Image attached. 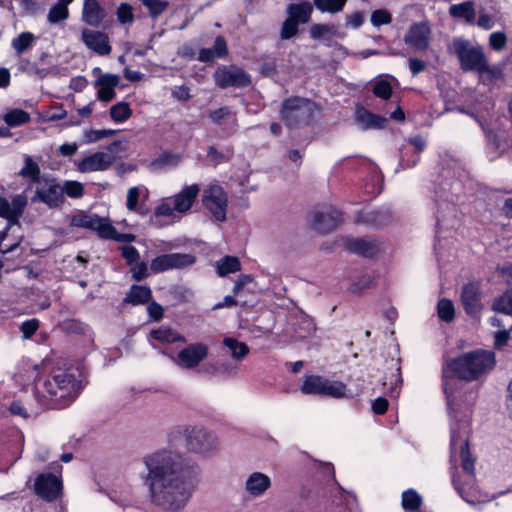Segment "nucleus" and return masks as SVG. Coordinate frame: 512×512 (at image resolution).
<instances>
[{
  "label": "nucleus",
  "mask_w": 512,
  "mask_h": 512,
  "mask_svg": "<svg viewBox=\"0 0 512 512\" xmlns=\"http://www.w3.org/2000/svg\"><path fill=\"white\" fill-rule=\"evenodd\" d=\"M36 37L31 32H22L17 37L13 38L11 46L17 56L31 49L35 43Z\"/></svg>",
  "instance_id": "nucleus-37"
},
{
  "label": "nucleus",
  "mask_w": 512,
  "mask_h": 512,
  "mask_svg": "<svg viewBox=\"0 0 512 512\" xmlns=\"http://www.w3.org/2000/svg\"><path fill=\"white\" fill-rule=\"evenodd\" d=\"M119 76L115 74H103L97 81L96 85L99 86L97 97L101 101H111L115 98V88L119 84Z\"/></svg>",
  "instance_id": "nucleus-24"
},
{
  "label": "nucleus",
  "mask_w": 512,
  "mask_h": 512,
  "mask_svg": "<svg viewBox=\"0 0 512 512\" xmlns=\"http://www.w3.org/2000/svg\"><path fill=\"white\" fill-rule=\"evenodd\" d=\"M202 202L212 217L218 222L226 220L228 197L219 185H210L203 191Z\"/></svg>",
  "instance_id": "nucleus-10"
},
{
  "label": "nucleus",
  "mask_w": 512,
  "mask_h": 512,
  "mask_svg": "<svg viewBox=\"0 0 512 512\" xmlns=\"http://www.w3.org/2000/svg\"><path fill=\"white\" fill-rule=\"evenodd\" d=\"M71 224L75 227L96 231L101 238H104L109 222L98 215L81 212L73 216Z\"/></svg>",
  "instance_id": "nucleus-20"
},
{
  "label": "nucleus",
  "mask_w": 512,
  "mask_h": 512,
  "mask_svg": "<svg viewBox=\"0 0 512 512\" xmlns=\"http://www.w3.org/2000/svg\"><path fill=\"white\" fill-rule=\"evenodd\" d=\"M27 206V197L24 194H18L12 198V203L4 198L0 197V217L7 220V226L3 231H0V252L3 254L14 251L19 243H13L9 246L2 247V242L8 236V231L13 225H19V218L24 212Z\"/></svg>",
  "instance_id": "nucleus-4"
},
{
  "label": "nucleus",
  "mask_w": 512,
  "mask_h": 512,
  "mask_svg": "<svg viewBox=\"0 0 512 512\" xmlns=\"http://www.w3.org/2000/svg\"><path fill=\"white\" fill-rule=\"evenodd\" d=\"M298 25L299 23H297L288 16V18L283 22L281 27V39L286 40L294 37L298 33Z\"/></svg>",
  "instance_id": "nucleus-56"
},
{
  "label": "nucleus",
  "mask_w": 512,
  "mask_h": 512,
  "mask_svg": "<svg viewBox=\"0 0 512 512\" xmlns=\"http://www.w3.org/2000/svg\"><path fill=\"white\" fill-rule=\"evenodd\" d=\"M449 14L455 19H464L468 24H473L476 16L474 3L466 1L459 4H453L449 8Z\"/></svg>",
  "instance_id": "nucleus-30"
},
{
  "label": "nucleus",
  "mask_w": 512,
  "mask_h": 512,
  "mask_svg": "<svg viewBox=\"0 0 512 512\" xmlns=\"http://www.w3.org/2000/svg\"><path fill=\"white\" fill-rule=\"evenodd\" d=\"M392 219V212L389 208H380L375 211L365 212L357 216L356 222L381 228L387 225Z\"/></svg>",
  "instance_id": "nucleus-25"
},
{
  "label": "nucleus",
  "mask_w": 512,
  "mask_h": 512,
  "mask_svg": "<svg viewBox=\"0 0 512 512\" xmlns=\"http://www.w3.org/2000/svg\"><path fill=\"white\" fill-rule=\"evenodd\" d=\"M2 119L9 127H18L30 122L31 117L28 112L15 108L5 113Z\"/></svg>",
  "instance_id": "nucleus-39"
},
{
  "label": "nucleus",
  "mask_w": 512,
  "mask_h": 512,
  "mask_svg": "<svg viewBox=\"0 0 512 512\" xmlns=\"http://www.w3.org/2000/svg\"><path fill=\"white\" fill-rule=\"evenodd\" d=\"M356 121L363 130L382 129L385 128L388 123L387 118L373 114L364 108H360L356 111Z\"/></svg>",
  "instance_id": "nucleus-27"
},
{
  "label": "nucleus",
  "mask_w": 512,
  "mask_h": 512,
  "mask_svg": "<svg viewBox=\"0 0 512 512\" xmlns=\"http://www.w3.org/2000/svg\"><path fill=\"white\" fill-rule=\"evenodd\" d=\"M33 488L40 499L53 502L61 496L63 483L62 479L53 473H41L35 478Z\"/></svg>",
  "instance_id": "nucleus-14"
},
{
  "label": "nucleus",
  "mask_w": 512,
  "mask_h": 512,
  "mask_svg": "<svg viewBox=\"0 0 512 512\" xmlns=\"http://www.w3.org/2000/svg\"><path fill=\"white\" fill-rule=\"evenodd\" d=\"M271 479L262 472L251 473L245 482V490L252 497H261L271 487Z\"/></svg>",
  "instance_id": "nucleus-22"
},
{
  "label": "nucleus",
  "mask_w": 512,
  "mask_h": 512,
  "mask_svg": "<svg viewBox=\"0 0 512 512\" xmlns=\"http://www.w3.org/2000/svg\"><path fill=\"white\" fill-rule=\"evenodd\" d=\"M477 73L483 82H493L503 77L502 69L498 66H490L487 58L477 70Z\"/></svg>",
  "instance_id": "nucleus-41"
},
{
  "label": "nucleus",
  "mask_w": 512,
  "mask_h": 512,
  "mask_svg": "<svg viewBox=\"0 0 512 512\" xmlns=\"http://www.w3.org/2000/svg\"><path fill=\"white\" fill-rule=\"evenodd\" d=\"M186 445L194 453L211 455L218 449L217 437L202 427H193L185 431Z\"/></svg>",
  "instance_id": "nucleus-8"
},
{
  "label": "nucleus",
  "mask_w": 512,
  "mask_h": 512,
  "mask_svg": "<svg viewBox=\"0 0 512 512\" xmlns=\"http://www.w3.org/2000/svg\"><path fill=\"white\" fill-rule=\"evenodd\" d=\"M130 272L132 274V278L135 281H142L145 278L148 277V268L147 264L145 262H136L132 264V267L130 269Z\"/></svg>",
  "instance_id": "nucleus-62"
},
{
  "label": "nucleus",
  "mask_w": 512,
  "mask_h": 512,
  "mask_svg": "<svg viewBox=\"0 0 512 512\" xmlns=\"http://www.w3.org/2000/svg\"><path fill=\"white\" fill-rule=\"evenodd\" d=\"M41 408L42 407H40L39 404L36 402H29L27 403V405H25L22 400H16L11 403L10 412L13 415H17L24 419H27L31 416L37 415Z\"/></svg>",
  "instance_id": "nucleus-36"
},
{
  "label": "nucleus",
  "mask_w": 512,
  "mask_h": 512,
  "mask_svg": "<svg viewBox=\"0 0 512 512\" xmlns=\"http://www.w3.org/2000/svg\"><path fill=\"white\" fill-rule=\"evenodd\" d=\"M81 391V384L68 369H53L46 377H38L33 388L34 402L40 407L61 409L69 406Z\"/></svg>",
  "instance_id": "nucleus-3"
},
{
  "label": "nucleus",
  "mask_w": 512,
  "mask_h": 512,
  "mask_svg": "<svg viewBox=\"0 0 512 512\" xmlns=\"http://www.w3.org/2000/svg\"><path fill=\"white\" fill-rule=\"evenodd\" d=\"M209 355V346L203 342H195L181 349L172 359L180 368L192 370L199 366Z\"/></svg>",
  "instance_id": "nucleus-12"
},
{
  "label": "nucleus",
  "mask_w": 512,
  "mask_h": 512,
  "mask_svg": "<svg viewBox=\"0 0 512 512\" xmlns=\"http://www.w3.org/2000/svg\"><path fill=\"white\" fill-rule=\"evenodd\" d=\"M347 0H313L314 6L322 13H338L343 10Z\"/></svg>",
  "instance_id": "nucleus-44"
},
{
  "label": "nucleus",
  "mask_w": 512,
  "mask_h": 512,
  "mask_svg": "<svg viewBox=\"0 0 512 512\" xmlns=\"http://www.w3.org/2000/svg\"><path fill=\"white\" fill-rule=\"evenodd\" d=\"M312 105L313 103L306 98H288L282 103L281 119L288 127L307 122L312 111Z\"/></svg>",
  "instance_id": "nucleus-7"
},
{
  "label": "nucleus",
  "mask_w": 512,
  "mask_h": 512,
  "mask_svg": "<svg viewBox=\"0 0 512 512\" xmlns=\"http://www.w3.org/2000/svg\"><path fill=\"white\" fill-rule=\"evenodd\" d=\"M115 133H116V130H111V129L86 130V131H84V142L85 143H95L104 138L113 136Z\"/></svg>",
  "instance_id": "nucleus-51"
},
{
  "label": "nucleus",
  "mask_w": 512,
  "mask_h": 512,
  "mask_svg": "<svg viewBox=\"0 0 512 512\" xmlns=\"http://www.w3.org/2000/svg\"><path fill=\"white\" fill-rule=\"evenodd\" d=\"M131 115L132 110L126 102H118L110 108V117L114 122H124L129 119Z\"/></svg>",
  "instance_id": "nucleus-45"
},
{
  "label": "nucleus",
  "mask_w": 512,
  "mask_h": 512,
  "mask_svg": "<svg viewBox=\"0 0 512 512\" xmlns=\"http://www.w3.org/2000/svg\"><path fill=\"white\" fill-rule=\"evenodd\" d=\"M422 504V497L414 489L402 493V507L406 511H416Z\"/></svg>",
  "instance_id": "nucleus-43"
},
{
  "label": "nucleus",
  "mask_w": 512,
  "mask_h": 512,
  "mask_svg": "<svg viewBox=\"0 0 512 512\" xmlns=\"http://www.w3.org/2000/svg\"><path fill=\"white\" fill-rule=\"evenodd\" d=\"M150 337L163 344L186 341L182 335L168 327H160L150 331Z\"/></svg>",
  "instance_id": "nucleus-34"
},
{
  "label": "nucleus",
  "mask_w": 512,
  "mask_h": 512,
  "mask_svg": "<svg viewBox=\"0 0 512 512\" xmlns=\"http://www.w3.org/2000/svg\"><path fill=\"white\" fill-rule=\"evenodd\" d=\"M104 239H110L123 243H131L136 240V236L131 233H119L114 226L110 223L106 226V233L104 234Z\"/></svg>",
  "instance_id": "nucleus-50"
},
{
  "label": "nucleus",
  "mask_w": 512,
  "mask_h": 512,
  "mask_svg": "<svg viewBox=\"0 0 512 512\" xmlns=\"http://www.w3.org/2000/svg\"><path fill=\"white\" fill-rule=\"evenodd\" d=\"M507 44V37L503 32H493L489 36V45L494 51H502Z\"/></svg>",
  "instance_id": "nucleus-57"
},
{
  "label": "nucleus",
  "mask_w": 512,
  "mask_h": 512,
  "mask_svg": "<svg viewBox=\"0 0 512 512\" xmlns=\"http://www.w3.org/2000/svg\"><path fill=\"white\" fill-rule=\"evenodd\" d=\"M449 51L457 56L460 67L464 72H477L486 59L482 46L474 45L462 37H456L452 40Z\"/></svg>",
  "instance_id": "nucleus-5"
},
{
  "label": "nucleus",
  "mask_w": 512,
  "mask_h": 512,
  "mask_svg": "<svg viewBox=\"0 0 512 512\" xmlns=\"http://www.w3.org/2000/svg\"><path fill=\"white\" fill-rule=\"evenodd\" d=\"M182 161V155L172 152H164L150 163V169L153 171L165 170L177 167Z\"/></svg>",
  "instance_id": "nucleus-31"
},
{
  "label": "nucleus",
  "mask_w": 512,
  "mask_h": 512,
  "mask_svg": "<svg viewBox=\"0 0 512 512\" xmlns=\"http://www.w3.org/2000/svg\"><path fill=\"white\" fill-rule=\"evenodd\" d=\"M68 16V8L65 5L57 3L49 9L47 19L50 23L56 24L66 20Z\"/></svg>",
  "instance_id": "nucleus-49"
},
{
  "label": "nucleus",
  "mask_w": 512,
  "mask_h": 512,
  "mask_svg": "<svg viewBox=\"0 0 512 512\" xmlns=\"http://www.w3.org/2000/svg\"><path fill=\"white\" fill-rule=\"evenodd\" d=\"M390 369L393 371L390 378L385 377L383 381V386L387 387V390L389 391L391 396L398 395L397 388L402 383V377H401V368L399 361L392 359L390 361Z\"/></svg>",
  "instance_id": "nucleus-35"
},
{
  "label": "nucleus",
  "mask_w": 512,
  "mask_h": 512,
  "mask_svg": "<svg viewBox=\"0 0 512 512\" xmlns=\"http://www.w3.org/2000/svg\"><path fill=\"white\" fill-rule=\"evenodd\" d=\"M18 70L24 72L30 76H35L40 79L46 78L52 74L54 69L40 68L36 62L29 60L28 58L21 57L18 61Z\"/></svg>",
  "instance_id": "nucleus-33"
},
{
  "label": "nucleus",
  "mask_w": 512,
  "mask_h": 512,
  "mask_svg": "<svg viewBox=\"0 0 512 512\" xmlns=\"http://www.w3.org/2000/svg\"><path fill=\"white\" fill-rule=\"evenodd\" d=\"M38 328L39 321L35 318L24 321L20 326V330L23 333L24 338L26 339L30 338L37 331Z\"/></svg>",
  "instance_id": "nucleus-63"
},
{
  "label": "nucleus",
  "mask_w": 512,
  "mask_h": 512,
  "mask_svg": "<svg viewBox=\"0 0 512 512\" xmlns=\"http://www.w3.org/2000/svg\"><path fill=\"white\" fill-rule=\"evenodd\" d=\"M195 262L196 257L190 253L162 254L152 259L150 269L153 273H162L172 269H183Z\"/></svg>",
  "instance_id": "nucleus-13"
},
{
  "label": "nucleus",
  "mask_w": 512,
  "mask_h": 512,
  "mask_svg": "<svg viewBox=\"0 0 512 512\" xmlns=\"http://www.w3.org/2000/svg\"><path fill=\"white\" fill-rule=\"evenodd\" d=\"M228 55V46L225 38L217 36L211 48H202L198 53V60L201 62H212L216 58H224Z\"/></svg>",
  "instance_id": "nucleus-26"
},
{
  "label": "nucleus",
  "mask_w": 512,
  "mask_h": 512,
  "mask_svg": "<svg viewBox=\"0 0 512 512\" xmlns=\"http://www.w3.org/2000/svg\"><path fill=\"white\" fill-rule=\"evenodd\" d=\"M492 309L505 315H512V292L507 290L502 296L495 299Z\"/></svg>",
  "instance_id": "nucleus-46"
},
{
  "label": "nucleus",
  "mask_w": 512,
  "mask_h": 512,
  "mask_svg": "<svg viewBox=\"0 0 512 512\" xmlns=\"http://www.w3.org/2000/svg\"><path fill=\"white\" fill-rule=\"evenodd\" d=\"M222 343L230 350L231 357L236 361L242 360L249 354V347L235 338L225 337Z\"/></svg>",
  "instance_id": "nucleus-38"
},
{
  "label": "nucleus",
  "mask_w": 512,
  "mask_h": 512,
  "mask_svg": "<svg viewBox=\"0 0 512 512\" xmlns=\"http://www.w3.org/2000/svg\"><path fill=\"white\" fill-rule=\"evenodd\" d=\"M391 21L392 17L390 13L384 9L375 10L371 14V23L376 27L389 24Z\"/></svg>",
  "instance_id": "nucleus-61"
},
{
  "label": "nucleus",
  "mask_w": 512,
  "mask_h": 512,
  "mask_svg": "<svg viewBox=\"0 0 512 512\" xmlns=\"http://www.w3.org/2000/svg\"><path fill=\"white\" fill-rule=\"evenodd\" d=\"M342 221V214L334 208H325L313 213L312 227L318 233H328Z\"/></svg>",
  "instance_id": "nucleus-17"
},
{
  "label": "nucleus",
  "mask_w": 512,
  "mask_h": 512,
  "mask_svg": "<svg viewBox=\"0 0 512 512\" xmlns=\"http://www.w3.org/2000/svg\"><path fill=\"white\" fill-rule=\"evenodd\" d=\"M62 195L78 199L84 195V186L82 183L74 180H67L61 185Z\"/></svg>",
  "instance_id": "nucleus-47"
},
{
  "label": "nucleus",
  "mask_w": 512,
  "mask_h": 512,
  "mask_svg": "<svg viewBox=\"0 0 512 512\" xmlns=\"http://www.w3.org/2000/svg\"><path fill=\"white\" fill-rule=\"evenodd\" d=\"M286 12L297 23L306 24L310 21L313 5L308 1L292 3L287 6Z\"/></svg>",
  "instance_id": "nucleus-28"
},
{
  "label": "nucleus",
  "mask_w": 512,
  "mask_h": 512,
  "mask_svg": "<svg viewBox=\"0 0 512 512\" xmlns=\"http://www.w3.org/2000/svg\"><path fill=\"white\" fill-rule=\"evenodd\" d=\"M40 167L30 156L25 157V165L20 170L19 175L24 178H29L34 183H40L42 179L40 178Z\"/></svg>",
  "instance_id": "nucleus-42"
},
{
  "label": "nucleus",
  "mask_w": 512,
  "mask_h": 512,
  "mask_svg": "<svg viewBox=\"0 0 512 512\" xmlns=\"http://www.w3.org/2000/svg\"><path fill=\"white\" fill-rule=\"evenodd\" d=\"M238 366L232 362H225L218 367H211V372H218L225 377H235L238 374Z\"/></svg>",
  "instance_id": "nucleus-58"
},
{
  "label": "nucleus",
  "mask_w": 512,
  "mask_h": 512,
  "mask_svg": "<svg viewBox=\"0 0 512 512\" xmlns=\"http://www.w3.org/2000/svg\"><path fill=\"white\" fill-rule=\"evenodd\" d=\"M300 390L306 395H323L333 398L353 397V394L348 392L344 383L331 381L320 375L305 376Z\"/></svg>",
  "instance_id": "nucleus-6"
},
{
  "label": "nucleus",
  "mask_w": 512,
  "mask_h": 512,
  "mask_svg": "<svg viewBox=\"0 0 512 512\" xmlns=\"http://www.w3.org/2000/svg\"><path fill=\"white\" fill-rule=\"evenodd\" d=\"M431 30L427 23L420 22L413 24L404 41L415 51H425L429 47Z\"/></svg>",
  "instance_id": "nucleus-18"
},
{
  "label": "nucleus",
  "mask_w": 512,
  "mask_h": 512,
  "mask_svg": "<svg viewBox=\"0 0 512 512\" xmlns=\"http://www.w3.org/2000/svg\"><path fill=\"white\" fill-rule=\"evenodd\" d=\"M121 255L126 260L128 265H132L139 261L140 254L139 251L131 245H125L120 247Z\"/></svg>",
  "instance_id": "nucleus-60"
},
{
  "label": "nucleus",
  "mask_w": 512,
  "mask_h": 512,
  "mask_svg": "<svg viewBox=\"0 0 512 512\" xmlns=\"http://www.w3.org/2000/svg\"><path fill=\"white\" fill-rule=\"evenodd\" d=\"M441 189L445 193H449L451 195V199L447 200L449 202H453V197H458L462 192V185L459 181L449 182L445 180L441 183Z\"/></svg>",
  "instance_id": "nucleus-59"
},
{
  "label": "nucleus",
  "mask_w": 512,
  "mask_h": 512,
  "mask_svg": "<svg viewBox=\"0 0 512 512\" xmlns=\"http://www.w3.org/2000/svg\"><path fill=\"white\" fill-rule=\"evenodd\" d=\"M151 297L152 291L148 286L132 285L123 301L132 305H141L148 303Z\"/></svg>",
  "instance_id": "nucleus-32"
},
{
  "label": "nucleus",
  "mask_w": 512,
  "mask_h": 512,
  "mask_svg": "<svg viewBox=\"0 0 512 512\" xmlns=\"http://www.w3.org/2000/svg\"><path fill=\"white\" fill-rule=\"evenodd\" d=\"M117 20L121 24H131L134 21L133 8L128 3H121L117 8Z\"/></svg>",
  "instance_id": "nucleus-54"
},
{
  "label": "nucleus",
  "mask_w": 512,
  "mask_h": 512,
  "mask_svg": "<svg viewBox=\"0 0 512 512\" xmlns=\"http://www.w3.org/2000/svg\"><path fill=\"white\" fill-rule=\"evenodd\" d=\"M461 303L468 315L472 317L480 315L483 305L481 303V291L478 282H469L463 286Z\"/></svg>",
  "instance_id": "nucleus-16"
},
{
  "label": "nucleus",
  "mask_w": 512,
  "mask_h": 512,
  "mask_svg": "<svg viewBox=\"0 0 512 512\" xmlns=\"http://www.w3.org/2000/svg\"><path fill=\"white\" fill-rule=\"evenodd\" d=\"M139 189L137 187H131L127 192L126 206L128 210L134 211L138 204Z\"/></svg>",
  "instance_id": "nucleus-64"
},
{
  "label": "nucleus",
  "mask_w": 512,
  "mask_h": 512,
  "mask_svg": "<svg viewBox=\"0 0 512 512\" xmlns=\"http://www.w3.org/2000/svg\"><path fill=\"white\" fill-rule=\"evenodd\" d=\"M142 4L148 8L154 18L162 14L168 7V2L163 0H142Z\"/></svg>",
  "instance_id": "nucleus-55"
},
{
  "label": "nucleus",
  "mask_w": 512,
  "mask_h": 512,
  "mask_svg": "<svg viewBox=\"0 0 512 512\" xmlns=\"http://www.w3.org/2000/svg\"><path fill=\"white\" fill-rule=\"evenodd\" d=\"M31 201L42 202L51 209L61 207L65 201L61 184L55 178L43 177Z\"/></svg>",
  "instance_id": "nucleus-11"
},
{
  "label": "nucleus",
  "mask_w": 512,
  "mask_h": 512,
  "mask_svg": "<svg viewBox=\"0 0 512 512\" xmlns=\"http://www.w3.org/2000/svg\"><path fill=\"white\" fill-rule=\"evenodd\" d=\"M213 77L215 84L221 89L244 88L252 83L250 74L236 65L219 67Z\"/></svg>",
  "instance_id": "nucleus-9"
},
{
  "label": "nucleus",
  "mask_w": 512,
  "mask_h": 512,
  "mask_svg": "<svg viewBox=\"0 0 512 512\" xmlns=\"http://www.w3.org/2000/svg\"><path fill=\"white\" fill-rule=\"evenodd\" d=\"M199 192L200 186L198 184L184 186L179 193L170 199L176 212L185 213L190 210Z\"/></svg>",
  "instance_id": "nucleus-21"
},
{
  "label": "nucleus",
  "mask_w": 512,
  "mask_h": 512,
  "mask_svg": "<svg viewBox=\"0 0 512 512\" xmlns=\"http://www.w3.org/2000/svg\"><path fill=\"white\" fill-rule=\"evenodd\" d=\"M437 312L439 318L444 322L450 323L454 320L455 309L451 300L441 299L437 305Z\"/></svg>",
  "instance_id": "nucleus-48"
},
{
  "label": "nucleus",
  "mask_w": 512,
  "mask_h": 512,
  "mask_svg": "<svg viewBox=\"0 0 512 512\" xmlns=\"http://www.w3.org/2000/svg\"><path fill=\"white\" fill-rule=\"evenodd\" d=\"M495 365V354L488 350H475L447 362L442 369L443 390L451 423V458L459 451L463 475L452 474V483L461 498L474 506L485 502L475 483V458L468 445V428L473 399L462 400L458 390L462 380L474 381L488 373Z\"/></svg>",
  "instance_id": "nucleus-1"
},
{
  "label": "nucleus",
  "mask_w": 512,
  "mask_h": 512,
  "mask_svg": "<svg viewBox=\"0 0 512 512\" xmlns=\"http://www.w3.org/2000/svg\"><path fill=\"white\" fill-rule=\"evenodd\" d=\"M142 476L151 502L167 512L183 509L200 481L199 465L174 449L162 448L146 454Z\"/></svg>",
  "instance_id": "nucleus-2"
},
{
  "label": "nucleus",
  "mask_w": 512,
  "mask_h": 512,
  "mask_svg": "<svg viewBox=\"0 0 512 512\" xmlns=\"http://www.w3.org/2000/svg\"><path fill=\"white\" fill-rule=\"evenodd\" d=\"M106 17L105 10L97 0H84L82 21L89 26L98 27Z\"/></svg>",
  "instance_id": "nucleus-23"
},
{
  "label": "nucleus",
  "mask_w": 512,
  "mask_h": 512,
  "mask_svg": "<svg viewBox=\"0 0 512 512\" xmlns=\"http://www.w3.org/2000/svg\"><path fill=\"white\" fill-rule=\"evenodd\" d=\"M350 251L362 255L364 257H373L379 250L377 242L373 239H355L349 242Z\"/></svg>",
  "instance_id": "nucleus-29"
},
{
  "label": "nucleus",
  "mask_w": 512,
  "mask_h": 512,
  "mask_svg": "<svg viewBox=\"0 0 512 512\" xmlns=\"http://www.w3.org/2000/svg\"><path fill=\"white\" fill-rule=\"evenodd\" d=\"M81 40L89 49L101 56L110 54L112 50L107 34L101 31L84 29Z\"/></svg>",
  "instance_id": "nucleus-19"
},
{
  "label": "nucleus",
  "mask_w": 512,
  "mask_h": 512,
  "mask_svg": "<svg viewBox=\"0 0 512 512\" xmlns=\"http://www.w3.org/2000/svg\"><path fill=\"white\" fill-rule=\"evenodd\" d=\"M373 94L383 100H388L392 93V86L387 80H379L373 85Z\"/></svg>",
  "instance_id": "nucleus-52"
},
{
  "label": "nucleus",
  "mask_w": 512,
  "mask_h": 512,
  "mask_svg": "<svg viewBox=\"0 0 512 512\" xmlns=\"http://www.w3.org/2000/svg\"><path fill=\"white\" fill-rule=\"evenodd\" d=\"M336 27L332 24H314L310 28V36L313 39H320L326 34L336 35Z\"/></svg>",
  "instance_id": "nucleus-53"
},
{
  "label": "nucleus",
  "mask_w": 512,
  "mask_h": 512,
  "mask_svg": "<svg viewBox=\"0 0 512 512\" xmlns=\"http://www.w3.org/2000/svg\"><path fill=\"white\" fill-rule=\"evenodd\" d=\"M116 161V157L106 152H95L85 156L75 163L76 168L81 173H90L96 171L108 170Z\"/></svg>",
  "instance_id": "nucleus-15"
},
{
  "label": "nucleus",
  "mask_w": 512,
  "mask_h": 512,
  "mask_svg": "<svg viewBox=\"0 0 512 512\" xmlns=\"http://www.w3.org/2000/svg\"><path fill=\"white\" fill-rule=\"evenodd\" d=\"M241 269L240 261L234 256H225L216 262V270L219 276L223 277L235 273Z\"/></svg>",
  "instance_id": "nucleus-40"
}]
</instances>
